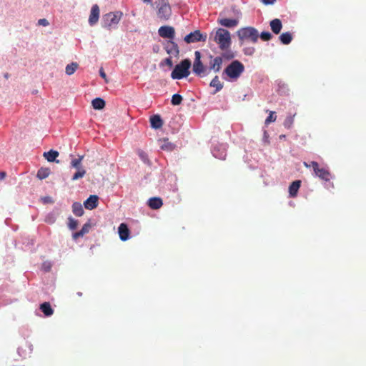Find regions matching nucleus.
I'll return each instance as SVG.
<instances>
[{
	"instance_id": "obj_28",
	"label": "nucleus",
	"mask_w": 366,
	"mask_h": 366,
	"mask_svg": "<svg viewBox=\"0 0 366 366\" xmlns=\"http://www.w3.org/2000/svg\"><path fill=\"white\" fill-rule=\"evenodd\" d=\"M79 67V64L76 62H71L66 66L65 71L67 75L73 74Z\"/></svg>"
},
{
	"instance_id": "obj_6",
	"label": "nucleus",
	"mask_w": 366,
	"mask_h": 366,
	"mask_svg": "<svg viewBox=\"0 0 366 366\" xmlns=\"http://www.w3.org/2000/svg\"><path fill=\"white\" fill-rule=\"evenodd\" d=\"M156 4L158 18L162 21L169 20L172 16V11L168 0H157Z\"/></svg>"
},
{
	"instance_id": "obj_32",
	"label": "nucleus",
	"mask_w": 366,
	"mask_h": 366,
	"mask_svg": "<svg viewBox=\"0 0 366 366\" xmlns=\"http://www.w3.org/2000/svg\"><path fill=\"white\" fill-rule=\"evenodd\" d=\"M183 100L182 97L180 94H175L172 97V104L177 106L181 104Z\"/></svg>"
},
{
	"instance_id": "obj_17",
	"label": "nucleus",
	"mask_w": 366,
	"mask_h": 366,
	"mask_svg": "<svg viewBox=\"0 0 366 366\" xmlns=\"http://www.w3.org/2000/svg\"><path fill=\"white\" fill-rule=\"evenodd\" d=\"M300 186V180H295L292 182V184L289 187V193L291 197H295L297 195V192Z\"/></svg>"
},
{
	"instance_id": "obj_5",
	"label": "nucleus",
	"mask_w": 366,
	"mask_h": 366,
	"mask_svg": "<svg viewBox=\"0 0 366 366\" xmlns=\"http://www.w3.org/2000/svg\"><path fill=\"white\" fill-rule=\"evenodd\" d=\"M239 39L243 41H250L252 43H257L259 38L257 29L252 26H246L239 29L237 31Z\"/></svg>"
},
{
	"instance_id": "obj_49",
	"label": "nucleus",
	"mask_w": 366,
	"mask_h": 366,
	"mask_svg": "<svg viewBox=\"0 0 366 366\" xmlns=\"http://www.w3.org/2000/svg\"><path fill=\"white\" fill-rule=\"evenodd\" d=\"M151 1H152V0H143V1H144V2H147V3L151 2Z\"/></svg>"
},
{
	"instance_id": "obj_52",
	"label": "nucleus",
	"mask_w": 366,
	"mask_h": 366,
	"mask_svg": "<svg viewBox=\"0 0 366 366\" xmlns=\"http://www.w3.org/2000/svg\"><path fill=\"white\" fill-rule=\"evenodd\" d=\"M48 199L45 198L44 202H47Z\"/></svg>"
},
{
	"instance_id": "obj_11",
	"label": "nucleus",
	"mask_w": 366,
	"mask_h": 366,
	"mask_svg": "<svg viewBox=\"0 0 366 366\" xmlns=\"http://www.w3.org/2000/svg\"><path fill=\"white\" fill-rule=\"evenodd\" d=\"M210 61H209V67L208 69L209 71L210 70H213L215 72H218L220 71L222 64V58L221 56L213 57L212 55L209 56Z\"/></svg>"
},
{
	"instance_id": "obj_23",
	"label": "nucleus",
	"mask_w": 366,
	"mask_h": 366,
	"mask_svg": "<svg viewBox=\"0 0 366 366\" xmlns=\"http://www.w3.org/2000/svg\"><path fill=\"white\" fill-rule=\"evenodd\" d=\"M209 86L215 88L214 94L219 92L223 88V83H222L218 76H215L210 81Z\"/></svg>"
},
{
	"instance_id": "obj_51",
	"label": "nucleus",
	"mask_w": 366,
	"mask_h": 366,
	"mask_svg": "<svg viewBox=\"0 0 366 366\" xmlns=\"http://www.w3.org/2000/svg\"><path fill=\"white\" fill-rule=\"evenodd\" d=\"M48 199L45 198L44 202H47Z\"/></svg>"
},
{
	"instance_id": "obj_2",
	"label": "nucleus",
	"mask_w": 366,
	"mask_h": 366,
	"mask_svg": "<svg viewBox=\"0 0 366 366\" xmlns=\"http://www.w3.org/2000/svg\"><path fill=\"white\" fill-rule=\"evenodd\" d=\"M244 71V66L238 60L232 61L224 70L223 75H227L229 79L236 81Z\"/></svg>"
},
{
	"instance_id": "obj_16",
	"label": "nucleus",
	"mask_w": 366,
	"mask_h": 366,
	"mask_svg": "<svg viewBox=\"0 0 366 366\" xmlns=\"http://www.w3.org/2000/svg\"><path fill=\"white\" fill-rule=\"evenodd\" d=\"M159 144L162 150L171 152L175 149V144L170 142L168 139H161L159 140Z\"/></svg>"
},
{
	"instance_id": "obj_47",
	"label": "nucleus",
	"mask_w": 366,
	"mask_h": 366,
	"mask_svg": "<svg viewBox=\"0 0 366 366\" xmlns=\"http://www.w3.org/2000/svg\"><path fill=\"white\" fill-rule=\"evenodd\" d=\"M304 166H305V167H307V168H309V167H312L311 162H310V164H308V163H307V162H304Z\"/></svg>"
},
{
	"instance_id": "obj_21",
	"label": "nucleus",
	"mask_w": 366,
	"mask_h": 366,
	"mask_svg": "<svg viewBox=\"0 0 366 366\" xmlns=\"http://www.w3.org/2000/svg\"><path fill=\"white\" fill-rule=\"evenodd\" d=\"M39 308L46 317H50L54 314V310L49 302L41 304Z\"/></svg>"
},
{
	"instance_id": "obj_42",
	"label": "nucleus",
	"mask_w": 366,
	"mask_h": 366,
	"mask_svg": "<svg viewBox=\"0 0 366 366\" xmlns=\"http://www.w3.org/2000/svg\"><path fill=\"white\" fill-rule=\"evenodd\" d=\"M138 154L139 155V157L142 159H144L146 158V154L144 152L142 151V150H139L138 151Z\"/></svg>"
},
{
	"instance_id": "obj_14",
	"label": "nucleus",
	"mask_w": 366,
	"mask_h": 366,
	"mask_svg": "<svg viewBox=\"0 0 366 366\" xmlns=\"http://www.w3.org/2000/svg\"><path fill=\"white\" fill-rule=\"evenodd\" d=\"M99 197L97 195H90L89 197L84 202V205L87 209H95L98 206Z\"/></svg>"
},
{
	"instance_id": "obj_37",
	"label": "nucleus",
	"mask_w": 366,
	"mask_h": 366,
	"mask_svg": "<svg viewBox=\"0 0 366 366\" xmlns=\"http://www.w3.org/2000/svg\"><path fill=\"white\" fill-rule=\"evenodd\" d=\"M277 119V116L275 115L274 112H270L269 115L265 119V124H269L271 122H274Z\"/></svg>"
},
{
	"instance_id": "obj_9",
	"label": "nucleus",
	"mask_w": 366,
	"mask_h": 366,
	"mask_svg": "<svg viewBox=\"0 0 366 366\" xmlns=\"http://www.w3.org/2000/svg\"><path fill=\"white\" fill-rule=\"evenodd\" d=\"M207 39V34H203L200 30H195L193 32L186 35L184 40L187 44L196 43L199 41L205 42Z\"/></svg>"
},
{
	"instance_id": "obj_3",
	"label": "nucleus",
	"mask_w": 366,
	"mask_h": 366,
	"mask_svg": "<svg viewBox=\"0 0 366 366\" xmlns=\"http://www.w3.org/2000/svg\"><path fill=\"white\" fill-rule=\"evenodd\" d=\"M191 67V61L188 59L182 60L177 64L172 71L171 77L173 79H182L187 77L190 74L189 69Z\"/></svg>"
},
{
	"instance_id": "obj_30",
	"label": "nucleus",
	"mask_w": 366,
	"mask_h": 366,
	"mask_svg": "<svg viewBox=\"0 0 366 366\" xmlns=\"http://www.w3.org/2000/svg\"><path fill=\"white\" fill-rule=\"evenodd\" d=\"M169 44L172 45V47L170 49H167V53L178 54L179 52L178 45L172 41H170Z\"/></svg>"
},
{
	"instance_id": "obj_27",
	"label": "nucleus",
	"mask_w": 366,
	"mask_h": 366,
	"mask_svg": "<svg viewBox=\"0 0 366 366\" xmlns=\"http://www.w3.org/2000/svg\"><path fill=\"white\" fill-rule=\"evenodd\" d=\"M92 104L95 109H102L105 107V102L102 98H96L92 100Z\"/></svg>"
},
{
	"instance_id": "obj_12",
	"label": "nucleus",
	"mask_w": 366,
	"mask_h": 366,
	"mask_svg": "<svg viewBox=\"0 0 366 366\" xmlns=\"http://www.w3.org/2000/svg\"><path fill=\"white\" fill-rule=\"evenodd\" d=\"M99 18V8L97 4H94L92 6L91 9L90 15L89 17V23L91 26L95 25Z\"/></svg>"
},
{
	"instance_id": "obj_41",
	"label": "nucleus",
	"mask_w": 366,
	"mask_h": 366,
	"mask_svg": "<svg viewBox=\"0 0 366 366\" xmlns=\"http://www.w3.org/2000/svg\"><path fill=\"white\" fill-rule=\"evenodd\" d=\"M38 23H39V25H42L44 26H46L49 25V22H48V21L46 19H39Z\"/></svg>"
},
{
	"instance_id": "obj_1",
	"label": "nucleus",
	"mask_w": 366,
	"mask_h": 366,
	"mask_svg": "<svg viewBox=\"0 0 366 366\" xmlns=\"http://www.w3.org/2000/svg\"><path fill=\"white\" fill-rule=\"evenodd\" d=\"M209 40L217 44L222 51L227 50L232 44L229 31L222 28L212 31L209 35Z\"/></svg>"
},
{
	"instance_id": "obj_19",
	"label": "nucleus",
	"mask_w": 366,
	"mask_h": 366,
	"mask_svg": "<svg viewBox=\"0 0 366 366\" xmlns=\"http://www.w3.org/2000/svg\"><path fill=\"white\" fill-rule=\"evenodd\" d=\"M269 26L271 27L272 31L275 34H280L282 28V21L279 19H274L272 20L269 23Z\"/></svg>"
},
{
	"instance_id": "obj_20",
	"label": "nucleus",
	"mask_w": 366,
	"mask_h": 366,
	"mask_svg": "<svg viewBox=\"0 0 366 366\" xmlns=\"http://www.w3.org/2000/svg\"><path fill=\"white\" fill-rule=\"evenodd\" d=\"M59 152L56 150L51 149L49 152H44L43 154V157L49 162H59V161H56V158L59 157Z\"/></svg>"
},
{
	"instance_id": "obj_34",
	"label": "nucleus",
	"mask_w": 366,
	"mask_h": 366,
	"mask_svg": "<svg viewBox=\"0 0 366 366\" xmlns=\"http://www.w3.org/2000/svg\"><path fill=\"white\" fill-rule=\"evenodd\" d=\"M86 174V170L84 169H79L78 171L73 175L71 180L76 181L80 178H82Z\"/></svg>"
},
{
	"instance_id": "obj_15",
	"label": "nucleus",
	"mask_w": 366,
	"mask_h": 366,
	"mask_svg": "<svg viewBox=\"0 0 366 366\" xmlns=\"http://www.w3.org/2000/svg\"><path fill=\"white\" fill-rule=\"evenodd\" d=\"M217 22L220 25L227 27V28L235 27L239 24V21L237 19H227V18L219 19L217 20Z\"/></svg>"
},
{
	"instance_id": "obj_29",
	"label": "nucleus",
	"mask_w": 366,
	"mask_h": 366,
	"mask_svg": "<svg viewBox=\"0 0 366 366\" xmlns=\"http://www.w3.org/2000/svg\"><path fill=\"white\" fill-rule=\"evenodd\" d=\"M83 158L84 156H79V158L72 159L71 162V167L77 169H82L81 167V164Z\"/></svg>"
},
{
	"instance_id": "obj_7",
	"label": "nucleus",
	"mask_w": 366,
	"mask_h": 366,
	"mask_svg": "<svg viewBox=\"0 0 366 366\" xmlns=\"http://www.w3.org/2000/svg\"><path fill=\"white\" fill-rule=\"evenodd\" d=\"M200 51H196L194 52V61L192 65V71L195 75L202 77L209 74V70L202 63Z\"/></svg>"
},
{
	"instance_id": "obj_36",
	"label": "nucleus",
	"mask_w": 366,
	"mask_h": 366,
	"mask_svg": "<svg viewBox=\"0 0 366 366\" xmlns=\"http://www.w3.org/2000/svg\"><path fill=\"white\" fill-rule=\"evenodd\" d=\"M68 219H69V223H68L69 228L71 230L75 229L78 226L77 220L74 219L72 217H69Z\"/></svg>"
},
{
	"instance_id": "obj_35",
	"label": "nucleus",
	"mask_w": 366,
	"mask_h": 366,
	"mask_svg": "<svg viewBox=\"0 0 366 366\" xmlns=\"http://www.w3.org/2000/svg\"><path fill=\"white\" fill-rule=\"evenodd\" d=\"M259 36L262 41H269L272 38V35L269 31H262Z\"/></svg>"
},
{
	"instance_id": "obj_18",
	"label": "nucleus",
	"mask_w": 366,
	"mask_h": 366,
	"mask_svg": "<svg viewBox=\"0 0 366 366\" xmlns=\"http://www.w3.org/2000/svg\"><path fill=\"white\" fill-rule=\"evenodd\" d=\"M162 204L163 202L160 197H152L148 200V206L152 209H158Z\"/></svg>"
},
{
	"instance_id": "obj_48",
	"label": "nucleus",
	"mask_w": 366,
	"mask_h": 366,
	"mask_svg": "<svg viewBox=\"0 0 366 366\" xmlns=\"http://www.w3.org/2000/svg\"><path fill=\"white\" fill-rule=\"evenodd\" d=\"M227 59H232L234 57V55L232 54H230L229 55L224 56Z\"/></svg>"
},
{
	"instance_id": "obj_13",
	"label": "nucleus",
	"mask_w": 366,
	"mask_h": 366,
	"mask_svg": "<svg viewBox=\"0 0 366 366\" xmlns=\"http://www.w3.org/2000/svg\"><path fill=\"white\" fill-rule=\"evenodd\" d=\"M118 232L121 240L126 241L129 239L130 231L127 224L121 223L118 228Z\"/></svg>"
},
{
	"instance_id": "obj_10",
	"label": "nucleus",
	"mask_w": 366,
	"mask_h": 366,
	"mask_svg": "<svg viewBox=\"0 0 366 366\" xmlns=\"http://www.w3.org/2000/svg\"><path fill=\"white\" fill-rule=\"evenodd\" d=\"M159 35L162 38L173 39L175 35L174 29L170 26H162L158 30Z\"/></svg>"
},
{
	"instance_id": "obj_45",
	"label": "nucleus",
	"mask_w": 366,
	"mask_h": 366,
	"mask_svg": "<svg viewBox=\"0 0 366 366\" xmlns=\"http://www.w3.org/2000/svg\"><path fill=\"white\" fill-rule=\"evenodd\" d=\"M99 74H100V76L105 79L106 78V74L104 73V70L102 69H100L99 71Z\"/></svg>"
},
{
	"instance_id": "obj_33",
	"label": "nucleus",
	"mask_w": 366,
	"mask_h": 366,
	"mask_svg": "<svg viewBox=\"0 0 366 366\" xmlns=\"http://www.w3.org/2000/svg\"><path fill=\"white\" fill-rule=\"evenodd\" d=\"M212 153L214 157L218 158L219 159H224L226 157V152L224 149L222 152H219L218 149L214 148L212 150Z\"/></svg>"
},
{
	"instance_id": "obj_8",
	"label": "nucleus",
	"mask_w": 366,
	"mask_h": 366,
	"mask_svg": "<svg viewBox=\"0 0 366 366\" xmlns=\"http://www.w3.org/2000/svg\"><path fill=\"white\" fill-rule=\"evenodd\" d=\"M312 168L313 169L315 174L320 179L329 182L332 179V174L328 169L325 167H320L317 162H311Z\"/></svg>"
},
{
	"instance_id": "obj_50",
	"label": "nucleus",
	"mask_w": 366,
	"mask_h": 366,
	"mask_svg": "<svg viewBox=\"0 0 366 366\" xmlns=\"http://www.w3.org/2000/svg\"><path fill=\"white\" fill-rule=\"evenodd\" d=\"M5 77L7 79L9 77L8 74H5Z\"/></svg>"
},
{
	"instance_id": "obj_46",
	"label": "nucleus",
	"mask_w": 366,
	"mask_h": 366,
	"mask_svg": "<svg viewBox=\"0 0 366 366\" xmlns=\"http://www.w3.org/2000/svg\"><path fill=\"white\" fill-rule=\"evenodd\" d=\"M254 51V48L249 49V51H245L246 54L252 55Z\"/></svg>"
},
{
	"instance_id": "obj_40",
	"label": "nucleus",
	"mask_w": 366,
	"mask_h": 366,
	"mask_svg": "<svg viewBox=\"0 0 366 366\" xmlns=\"http://www.w3.org/2000/svg\"><path fill=\"white\" fill-rule=\"evenodd\" d=\"M84 234L81 233V232L79 230V232H74L72 234V237L74 240H76L78 238L83 237Z\"/></svg>"
},
{
	"instance_id": "obj_26",
	"label": "nucleus",
	"mask_w": 366,
	"mask_h": 366,
	"mask_svg": "<svg viewBox=\"0 0 366 366\" xmlns=\"http://www.w3.org/2000/svg\"><path fill=\"white\" fill-rule=\"evenodd\" d=\"M279 39L282 44H289L292 40V35L290 32H285L280 34Z\"/></svg>"
},
{
	"instance_id": "obj_38",
	"label": "nucleus",
	"mask_w": 366,
	"mask_h": 366,
	"mask_svg": "<svg viewBox=\"0 0 366 366\" xmlns=\"http://www.w3.org/2000/svg\"><path fill=\"white\" fill-rule=\"evenodd\" d=\"M91 227L92 224L89 222H88L83 225L80 231L84 235L85 234H87L89 232Z\"/></svg>"
},
{
	"instance_id": "obj_43",
	"label": "nucleus",
	"mask_w": 366,
	"mask_h": 366,
	"mask_svg": "<svg viewBox=\"0 0 366 366\" xmlns=\"http://www.w3.org/2000/svg\"><path fill=\"white\" fill-rule=\"evenodd\" d=\"M275 1L276 0H262V2L264 4L267 5V4H274Z\"/></svg>"
},
{
	"instance_id": "obj_24",
	"label": "nucleus",
	"mask_w": 366,
	"mask_h": 366,
	"mask_svg": "<svg viewBox=\"0 0 366 366\" xmlns=\"http://www.w3.org/2000/svg\"><path fill=\"white\" fill-rule=\"evenodd\" d=\"M72 212L77 217L82 216L84 214V209L81 204L79 202H74L72 204Z\"/></svg>"
},
{
	"instance_id": "obj_44",
	"label": "nucleus",
	"mask_w": 366,
	"mask_h": 366,
	"mask_svg": "<svg viewBox=\"0 0 366 366\" xmlns=\"http://www.w3.org/2000/svg\"><path fill=\"white\" fill-rule=\"evenodd\" d=\"M6 177V173L5 172H0V180H3Z\"/></svg>"
},
{
	"instance_id": "obj_31",
	"label": "nucleus",
	"mask_w": 366,
	"mask_h": 366,
	"mask_svg": "<svg viewBox=\"0 0 366 366\" xmlns=\"http://www.w3.org/2000/svg\"><path fill=\"white\" fill-rule=\"evenodd\" d=\"M295 117V114L293 115H289L287 117L284 122V126L285 127L290 129L292 127L293 123H294V118Z\"/></svg>"
},
{
	"instance_id": "obj_25",
	"label": "nucleus",
	"mask_w": 366,
	"mask_h": 366,
	"mask_svg": "<svg viewBox=\"0 0 366 366\" xmlns=\"http://www.w3.org/2000/svg\"><path fill=\"white\" fill-rule=\"evenodd\" d=\"M50 173H51V170L49 168L41 167L37 172L36 177L39 179H46V177H48L49 176Z\"/></svg>"
},
{
	"instance_id": "obj_39",
	"label": "nucleus",
	"mask_w": 366,
	"mask_h": 366,
	"mask_svg": "<svg viewBox=\"0 0 366 366\" xmlns=\"http://www.w3.org/2000/svg\"><path fill=\"white\" fill-rule=\"evenodd\" d=\"M167 65L169 67H172L173 66V62H172V58L171 57H169V58H166L165 59H164L161 63H160V65L161 66H163V65Z\"/></svg>"
},
{
	"instance_id": "obj_22",
	"label": "nucleus",
	"mask_w": 366,
	"mask_h": 366,
	"mask_svg": "<svg viewBox=\"0 0 366 366\" xmlns=\"http://www.w3.org/2000/svg\"><path fill=\"white\" fill-rule=\"evenodd\" d=\"M151 127L154 129H159L163 125V121L159 115H153L150 117Z\"/></svg>"
},
{
	"instance_id": "obj_4",
	"label": "nucleus",
	"mask_w": 366,
	"mask_h": 366,
	"mask_svg": "<svg viewBox=\"0 0 366 366\" xmlns=\"http://www.w3.org/2000/svg\"><path fill=\"white\" fill-rule=\"evenodd\" d=\"M123 13L120 11L114 12H109L102 16V27L110 30L116 26L120 21Z\"/></svg>"
}]
</instances>
